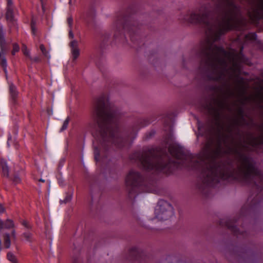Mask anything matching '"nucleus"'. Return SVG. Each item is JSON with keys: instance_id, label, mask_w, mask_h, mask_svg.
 Segmentation results:
<instances>
[{"instance_id": "nucleus-1", "label": "nucleus", "mask_w": 263, "mask_h": 263, "mask_svg": "<svg viewBox=\"0 0 263 263\" xmlns=\"http://www.w3.org/2000/svg\"><path fill=\"white\" fill-rule=\"evenodd\" d=\"M224 104L220 103L218 108H213L211 114L214 118L219 130V136L215 141L209 140L204 149L206 157L211 158L207 164L202 158L189 154L176 143L169 145L168 151L176 160L163 162L161 157L153 150L138 154V160L145 170L165 172V168L173 165L195 169L201 168L203 182L205 185L213 186L221 179L236 180L244 184H253L258 189L263 188V175L256 167L253 160L243 154L239 144L233 137V124H221Z\"/></svg>"}, {"instance_id": "nucleus-2", "label": "nucleus", "mask_w": 263, "mask_h": 263, "mask_svg": "<svg viewBox=\"0 0 263 263\" xmlns=\"http://www.w3.org/2000/svg\"><path fill=\"white\" fill-rule=\"evenodd\" d=\"M222 1L223 7L216 17L199 11L187 14L183 18L185 22L199 24L204 28L206 36L200 43L198 55L201 59V64L213 72L214 79L217 81L223 80L237 70L243 61L241 53L234 50L226 51L214 44L227 31L239 29L242 23L233 0Z\"/></svg>"}, {"instance_id": "nucleus-3", "label": "nucleus", "mask_w": 263, "mask_h": 263, "mask_svg": "<svg viewBox=\"0 0 263 263\" xmlns=\"http://www.w3.org/2000/svg\"><path fill=\"white\" fill-rule=\"evenodd\" d=\"M118 114L110 103L107 97L103 96L96 101L92 117L97 124L99 134L104 141H108L118 147L124 145L125 140L117 127Z\"/></svg>"}, {"instance_id": "nucleus-4", "label": "nucleus", "mask_w": 263, "mask_h": 263, "mask_svg": "<svg viewBox=\"0 0 263 263\" xmlns=\"http://www.w3.org/2000/svg\"><path fill=\"white\" fill-rule=\"evenodd\" d=\"M155 219L158 220H166L168 219L173 215L172 206L167 201L161 200L155 210Z\"/></svg>"}, {"instance_id": "nucleus-5", "label": "nucleus", "mask_w": 263, "mask_h": 263, "mask_svg": "<svg viewBox=\"0 0 263 263\" xmlns=\"http://www.w3.org/2000/svg\"><path fill=\"white\" fill-rule=\"evenodd\" d=\"M142 179V177L139 173L133 171H130L127 175L125 183L130 197H132V192H135L136 187L140 185Z\"/></svg>"}, {"instance_id": "nucleus-6", "label": "nucleus", "mask_w": 263, "mask_h": 263, "mask_svg": "<svg viewBox=\"0 0 263 263\" xmlns=\"http://www.w3.org/2000/svg\"><path fill=\"white\" fill-rule=\"evenodd\" d=\"M0 46L1 51H0V64L2 66L4 71L5 73L6 76H7V61L5 58V54L7 50L6 41L5 39V35L3 32L0 33Z\"/></svg>"}, {"instance_id": "nucleus-7", "label": "nucleus", "mask_w": 263, "mask_h": 263, "mask_svg": "<svg viewBox=\"0 0 263 263\" xmlns=\"http://www.w3.org/2000/svg\"><path fill=\"white\" fill-rule=\"evenodd\" d=\"M6 18L8 21L12 23H13L15 21L12 0H7Z\"/></svg>"}, {"instance_id": "nucleus-8", "label": "nucleus", "mask_w": 263, "mask_h": 263, "mask_svg": "<svg viewBox=\"0 0 263 263\" xmlns=\"http://www.w3.org/2000/svg\"><path fill=\"white\" fill-rule=\"evenodd\" d=\"M70 47L71 48V53L73 59H77L80 54V51L78 48V42L76 40H73L70 42Z\"/></svg>"}, {"instance_id": "nucleus-9", "label": "nucleus", "mask_w": 263, "mask_h": 263, "mask_svg": "<svg viewBox=\"0 0 263 263\" xmlns=\"http://www.w3.org/2000/svg\"><path fill=\"white\" fill-rule=\"evenodd\" d=\"M255 18L263 19V0H260L255 10Z\"/></svg>"}, {"instance_id": "nucleus-10", "label": "nucleus", "mask_w": 263, "mask_h": 263, "mask_svg": "<svg viewBox=\"0 0 263 263\" xmlns=\"http://www.w3.org/2000/svg\"><path fill=\"white\" fill-rule=\"evenodd\" d=\"M125 18L121 17L118 18L115 23V27L117 30H120L121 29H126L127 25L124 23Z\"/></svg>"}, {"instance_id": "nucleus-11", "label": "nucleus", "mask_w": 263, "mask_h": 263, "mask_svg": "<svg viewBox=\"0 0 263 263\" xmlns=\"http://www.w3.org/2000/svg\"><path fill=\"white\" fill-rule=\"evenodd\" d=\"M14 227L13 221L9 219L6 220L5 222L0 218V229H10Z\"/></svg>"}, {"instance_id": "nucleus-12", "label": "nucleus", "mask_w": 263, "mask_h": 263, "mask_svg": "<svg viewBox=\"0 0 263 263\" xmlns=\"http://www.w3.org/2000/svg\"><path fill=\"white\" fill-rule=\"evenodd\" d=\"M1 166L2 167L3 175L5 177H8L9 167L7 164L6 161L4 159H2L1 160Z\"/></svg>"}, {"instance_id": "nucleus-13", "label": "nucleus", "mask_w": 263, "mask_h": 263, "mask_svg": "<svg viewBox=\"0 0 263 263\" xmlns=\"http://www.w3.org/2000/svg\"><path fill=\"white\" fill-rule=\"evenodd\" d=\"M4 245L6 248H9L11 245L10 239V235L8 233L5 234L4 236Z\"/></svg>"}, {"instance_id": "nucleus-14", "label": "nucleus", "mask_w": 263, "mask_h": 263, "mask_svg": "<svg viewBox=\"0 0 263 263\" xmlns=\"http://www.w3.org/2000/svg\"><path fill=\"white\" fill-rule=\"evenodd\" d=\"M9 90H10V93L11 97L13 99H15L17 94V92L16 91V88L15 86H14L13 84L10 85Z\"/></svg>"}, {"instance_id": "nucleus-15", "label": "nucleus", "mask_w": 263, "mask_h": 263, "mask_svg": "<svg viewBox=\"0 0 263 263\" xmlns=\"http://www.w3.org/2000/svg\"><path fill=\"white\" fill-rule=\"evenodd\" d=\"M72 197V193H67L66 195V196L63 200H61L60 203L61 204L62 203H66L71 201Z\"/></svg>"}, {"instance_id": "nucleus-16", "label": "nucleus", "mask_w": 263, "mask_h": 263, "mask_svg": "<svg viewBox=\"0 0 263 263\" xmlns=\"http://www.w3.org/2000/svg\"><path fill=\"white\" fill-rule=\"evenodd\" d=\"M22 50L25 56L28 57L29 59H32V58L30 55V51L29 50H28L27 47L25 45H23Z\"/></svg>"}, {"instance_id": "nucleus-17", "label": "nucleus", "mask_w": 263, "mask_h": 263, "mask_svg": "<svg viewBox=\"0 0 263 263\" xmlns=\"http://www.w3.org/2000/svg\"><path fill=\"white\" fill-rule=\"evenodd\" d=\"M69 121H70L69 117H67L66 119L64 121L63 125H62L61 128L60 129V131L61 132L64 131V130H65L67 128L68 124H69Z\"/></svg>"}, {"instance_id": "nucleus-18", "label": "nucleus", "mask_w": 263, "mask_h": 263, "mask_svg": "<svg viewBox=\"0 0 263 263\" xmlns=\"http://www.w3.org/2000/svg\"><path fill=\"white\" fill-rule=\"evenodd\" d=\"M139 252L137 248H133L130 250V255L134 258H136L137 256L139 254Z\"/></svg>"}, {"instance_id": "nucleus-19", "label": "nucleus", "mask_w": 263, "mask_h": 263, "mask_svg": "<svg viewBox=\"0 0 263 263\" xmlns=\"http://www.w3.org/2000/svg\"><path fill=\"white\" fill-rule=\"evenodd\" d=\"M40 48L42 53L47 58H49L50 56L49 55L48 52L46 51L44 46L43 44H41L40 46Z\"/></svg>"}, {"instance_id": "nucleus-20", "label": "nucleus", "mask_w": 263, "mask_h": 263, "mask_svg": "<svg viewBox=\"0 0 263 263\" xmlns=\"http://www.w3.org/2000/svg\"><path fill=\"white\" fill-rule=\"evenodd\" d=\"M7 258L11 262L16 261L15 256L12 253L10 252L7 254Z\"/></svg>"}, {"instance_id": "nucleus-21", "label": "nucleus", "mask_w": 263, "mask_h": 263, "mask_svg": "<svg viewBox=\"0 0 263 263\" xmlns=\"http://www.w3.org/2000/svg\"><path fill=\"white\" fill-rule=\"evenodd\" d=\"M19 49H20V47H19L18 45L17 44H14L13 45V50L12 51V54L13 55H14L16 52L18 51Z\"/></svg>"}, {"instance_id": "nucleus-22", "label": "nucleus", "mask_w": 263, "mask_h": 263, "mask_svg": "<svg viewBox=\"0 0 263 263\" xmlns=\"http://www.w3.org/2000/svg\"><path fill=\"white\" fill-rule=\"evenodd\" d=\"M256 36V35L255 33H249L246 36V38L249 40H254Z\"/></svg>"}, {"instance_id": "nucleus-23", "label": "nucleus", "mask_w": 263, "mask_h": 263, "mask_svg": "<svg viewBox=\"0 0 263 263\" xmlns=\"http://www.w3.org/2000/svg\"><path fill=\"white\" fill-rule=\"evenodd\" d=\"M31 30H32V34L34 35L35 33L36 29L35 27V24H34L33 21H32V23H31Z\"/></svg>"}, {"instance_id": "nucleus-24", "label": "nucleus", "mask_w": 263, "mask_h": 263, "mask_svg": "<svg viewBox=\"0 0 263 263\" xmlns=\"http://www.w3.org/2000/svg\"><path fill=\"white\" fill-rule=\"evenodd\" d=\"M67 23H68L69 27H71L72 25V18L71 17H69L67 18Z\"/></svg>"}, {"instance_id": "nucleus-25", "label": "nucleus", "mask_w": 263, "mask_h": 263, "mask_svg": "<svg viewBox=\"0 0 263 263\" xmlns=\"http://www.w3.org/2000/svg\"><path fill=\"white\" fill-rule=\"evenodd\" d=\"M20 178L17 176H15L13 178V181L16 183H17L20 182Z\"/></svg>"}, {"instance_id": "nucleus-26", "label": "nucleus", "mask_w": 263, "mask_h": 263, "mask_svg": "<svg viewBox=\"0 0 263 263\" xmlns=\"http://www.w3.org/2000/svg\"><path fill=\"white\" fill-rule=\"evenodd\" d=\"M24 237L26 238L27 240H29L30 238L31 237V234L29 233H25L24 234Z\"/></svg>"}, {"instance_id": "nucleus-27", "label": "nucleus", "mask_w": 263, "mask_h": 263, "mask_svg": "<svg viewBox=\"0 0 263 263\" xmlns=\"http://www.w3.org/2000/svg\"><path fill=\"white\" fill-rule=\"evenodd\" d=\"M124 23H125L126 24V25H127V28H126L127 29H124V30L127 31H128V32H130V29L129 28H131V26H129V24L128 22H126V20L125 21Z\"/></svg>"}, {"instance_id": "nucleus-28", "label": "nucleus", "mask_w": 263, "mask_h": 263, "mask_svg": "<svg viewBox=\"0 0 263 263\" xmlns=\"http://www.w3.org/2000/svg\"><path fill=\"white\" fill-rule=\"evenodd\" d=\"M94 154H95V157L96 160H98V157L99 154L98 151L97 149H95Z\"/></svg>"}, {"instance_id": "nucleus-29", "label": "nucleus", "mask_w": 263, "mask_h": 263, "mask_svg": "<svg viewBox=\"0 0 263 263\" xmlns=\"http://www.w3.org/2000/svg\"><path fill=\"white\" fill-rule=\"evenodd\" d=\"M5 211V208L3 206L2 204H0V214L4 213Z\"/></svg>"}, {"instance_id": "nucleus-30", "label": "nucleus", "mask_w": 263, "mask_h": 263, "mask_svg": "<svg viewBox=\"0 0 263 263\" xmlns=\"http://www.w3.org/2000/svg\"><path fill=\"white\" fill-rule=\"evenodd\" d=\"M22 224L27 228H29V226L26 221H23L22 222Z\"/></svg>"}, {"instance_id": "nucleus-31", "label": "nucleus", "mask_w": 263, "mask_h": 263, "mask_svg": "<svg viewBox=\"0 0 263 263\" xmlns=\"http://www.w3.org/2000/svg\"><path fill=\"white\" fill-rule=\"evenodd\" d=\"M69 37H70V38H73V37H74V35L72 32L71 30H70L69 31Z\"/></svg>"}, {"instance_id": "nucleus-32", "label": "nucleus", "mask_w": 263, "mask_h": 263, "mask_svg": "<svg viewBox=\"0 0 263 263\" xmlns=\"http://www.w3.org/2000/svg\"><path fill=\"white\" fill-rule=\"evenodd\" d=\"M30 60L33 61H35V62H38V61H39L40 59L38 57H36V58H34V59L32 58V59H30Z\"/></svg>"}, {"instance_id": "nucleus-33", "label": "nucleus", "mask_w": 263, "mask_h": 263, "mask_svg": "<svg viewBox=\"0 0 263 263\" xmlns=\"http://www.w3.org/2000/svg\"><path fill=\"white\" fill-rule=\"evenodd\" d=\"M12 235L13 237H15V231H13L12 232Z\"/></svg>"}, {"instance_id": "nucleus-34", "label": "nucleus", "mask_w": 263, "mask_h": 263, "mask_svg": "<svg viewBox=\"0 0 263 263\" xmlns=\"http://www.w3.org/2000/svg\"><path fill=\"white\" fill-rule=\"evenodd\" d=\"M9 139H10V138H8V142H7V144H8V145H9Z\"/></svg>"}, {"instance_id": "nucleus-35", "label": "nucleus", "mask_w": 263, "mask_h": 263, "mask_svg": "<svg viewBox=\"0 0 263 263\" xmlns=\"http://www.w3.org/2000/svg\"><path fill=\"white\" fill-rule=\"evenodd\" d=\"M0 29L2 30V25H0Z\"/></svg>"}, {"instance_id": "nucleus-36", "label": "nucleus", "mask_w": 263, "mask_h": 263, "mask_svg": "<svg viewBox=\"0 0 263 263\" xmlns=\"http://www.w3.org/2000/svg\"><path fill=\"white\" fill-rule=\"evenodd\" d=\"M69 4H71V0H69Z\"/></svg>"}, {"instance_id": "nucleus-37", "label": "nucleus", "mask_w": 263, "mask_h": 263, "mask_svg": "<svg viewBox=\"0 0 263 263\" xmlns=\"http://www.w3.org/2000/svg\"><path fill=\"white\" fill-rule=\"evenodd\" d=\"M11 263H16V262H15V261H14V262H11Z\"/></svg>"}]
</instances>
